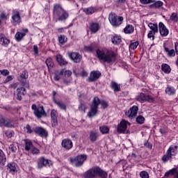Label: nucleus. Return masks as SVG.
Wrapping results in <instances>:
<instances>
[{
	"label": "nucleus",
	"mask_w": 178,
	"mask_h": 178,
	"mask_svg": "<svg viewBox=\"0 0 178 178\" xmlns=\"http://www.w3.org/2000/svg\"><path fill=\"white\" fill-rule=\"evenodd\" d=\"M89 30L91 34H95L99 30V24L97 22H90L89 24Z\"/></svg>",
	"instance_id": "obj_21"
},
{
	"label": "nucleus",
	"mask_w": 178,
	"mask_h": 178,
	"mask_svg": "<svg viewBox=\"0 0 178 178\" xmlns=\"http://www.w3.org/2000/svg\"><path fill=\"white\" fill-rule=\"evenodd\" d=\"M46 65H47L49 70H51V69L54 68V61L52 60L51 58H47Z\"/></svg>",
	"instance_id": "obj_40"
},
{
	"label": "nucleus",
	"mask_w": 178,
	"mask_h": 178,
	"mask_svg": "<svg viewBox=\"0 0 178 178\" xmlns=\"http://www.w3.org/2000/svg\"><path fill=\"white\" fill-rule=\"evenodd\" d=\"M86 104H83V102H81L79 106V110L80 112H83V113H86Z\"/></svg>",
	"instance_id": "obj_50"
},
{
	"label": "nucleus",
	"mask_w": 178,
	"mask_h": 178,
	"mask_svg": "<svg viewBox=\"0 0 178 178\" xmlns=\"http://www.w3.org/2000/svg\"><path fill=\"white\" fill-rule=\"evenodd\" d=\"M33 131L35 134L40 136V137H42L43 138H47V137H48V132L47 130L41 127H35Z\"/></svg>",
	"instance_id": "obj_16"
},
{
	"label": "nucleus",
	"mask_w": 178,
	"mask_h": 178,
	"mask_svg": "<svg viewBox=\"0 0 178 178\" xmlns=\"http://www.w3.org/2000/svg\"><path fill=\"white\" fill-rule=\"evenodd\" d=\"M165 94H167V95H175V94H176V90H175L173 86H168L165 88Z\"/></svg>",
	"instance_id": "obj_36"
},
{
	"label": "nucleus",
	"mask_w": 178,
	"mask_h": 178,
	"mask_svg": "<svg viewBox=\"0 0 178 178\" xmlns=\"http://www.w3.org/2000/svg\"><path fill=\"white\" fill-rule=\"evenodd\" d=\"M98 59L105 62L106 63H115L116 62L117 55L115 51L112 50H108L107 51H104L102 50L98 49L96 51Z\"/></svg>",
	"instance_id": "obj_1"
},
{
	"label": "nucleus",
	"mask_w": 178,
	"mask_h": 178,
	"mask_svg": "<svg viewBox=\"0 0 178 178\" xmlns=\"http://www.w3.org/2000/svg\"><path fill=\"white\" fill-rule=\"evenodd\" d=\"M58 42H60V44H65V42H66V41L65 40V35H60L58 37Z\"/></svg>",
	"instance_id": "obj_60"
},
{
	"label": "nucleus",
	"mask_w": 178,
	"mask_h": 178,
	"mask_svg": "<svg viewBox=\"0 0 178 178\" xmlns=\"http://www.w3.org/2000/svg\"><path fill=\"white\" fill-rule=\"evenodd\" d=\"M6 118L0 115V126H4L5 122H6Z\"/></svg>",
	"instance_id": "obj_57"
},
{
	"label": "nucleus",
	"mask_w": 178,
	"mask_h": 178,
	"mask_svg": "<svg viewBox=\"0 0 178 178\" xmlns=\"http://www.w3.org/2000/svg\"><path fill=\"white\" fill-rule=\"evenodd\" d=\"M159 30L161 37H168L169 35V30L166 29V26L163 22H159Z\"/></svg>",
	"instance_id": "obj_17"
},
{
	"label": "nucleus",
	"mask_w": 178,
	"mask_h": 178,
	"mask_svg": "<svg viewBox=\"0 0 178 178\" xmlns=\"http://www.w3.org/2000/svg\"><path fill=\"white\" fill-rule=\"evenodd\" d=\"M111 41L113 44H115V45H118V44H120L122 42V38L119 35H115L113 38H111Z\"/></svg>",
	"instance_id": "obj_39"
},
{
	"label": "nucleus",
	"mask_w": 178,
	"mask_h": 178,
	"mask_svg": "<svg viewBox=\"0 0 178 178\" xmlns=\"http://www.w3.org/2000/svg\"><path fill=\"white\" fill-rule=\"evenodd\" d=\"M156 0H140V3L142 5H148V3H153Z\"/></svg>",
	"instance_id": "obj_53"
},
{
	"label": "nucleus",
	"mask_w": 178,
	"mask_h": 178,
	"mask_svg": "<svg viewBox=\"0 0 178 178\" xmlns=\"http://www.w3.org/2000/svg\"><path fill=\"white\" fill-rule=\"evenodd\" d=\"M140 177L141 178H149V174L147 171H142L140 172Z\"/></svg>",
	"instance_id": "obj_49"
},
{
	"label": "nucleus",
	"mask_w": 178,
	"mask_h": 178,
	"mask_svg": "<svg viewBox=\"0 0 178 178\" xmlns=\"http://www.w3.org/2000/svg\"><path fill=\"white\" fill-rule=\"evenodd\" d=\"M64 76L65 79H72V72L70 70H65L64 71Z\"/></svg>",
	"instance_id": "obj_55"
},
{
	"label": "nucleus",
	"mask_w": 178,
	"mask_h": 178,
	"mask_svg": "<svg viewBox=\"0 0 178 178\" xmlns=\"http://www.w3.org/2000/svg\"><path fill=\"white\" fill-rule=\"evenodd\" d=\"M138 47V42H134L130 44L129 45V49H137V47Z\"/></svg>",
	"instance_id": "obj_51"
},
{
	"label": "nucleus",
	"mask_w": 178,
	"mask_h": 178,
	"mask_svg": "<svg viewBox=\"0 0 178 178\" xmlns=\"http://www.w3.org/2000/svg\"><path fill=\"white\" fill-rule=\"evenodd\" d=\"M64 73H65V70H63V69H62L60 70H58V71H56L55 72L54 79L56 81H59V80H60V77H62V76H63Z\"/></svg>",
	"instance_id": "obj_28"
},
{
	"label": "nucleus",
	"mask_w": 178,
	"mask_h": 178,
	"mask_svg": "<svg viewBox=\"0 0 178 178\" xmlns=\"http://www.w3.org/2000/svg\"><path fill=\"white\" fill-rule=\"evenodd\" d=\"M102 105L104 108H108V102L105 100H102L98 98V97H95L92 103L90 104V111L88 113V116L89 118H93L97 115L98 112V105Z\"/></svg>",
	"instance_id": "obj_4"
},
{
	"label": "nucleus",
	"mask_w": 178,
	"mask_h": 178,
	"mask_svg": "<svg viewBox=\"0 0 178 178\" xmlns=\"http://www.w3.org/2000/svg\"><path fill=\"white\" fill-rule=\"evenodd\" d=\"M27 79H29V72H27V71L24 70L23 71L19 77L18 78V80H19V81H21L22 85L23 86V87H25V88H29V85L27 82Z\"/></svg>",
	"instance_id": "obj_12"
},
{
	"label": "nucleus",
	"mask_w": 178,
	"mask_h": 178,
	"mask_svg": "<svg viewBox=\"0 0 178 178\" xmlns=\"http://www.w3.org/2000/svg\"><path fill=\"white\" fill-rule=\"evenodd\" d=\"M156 33H154L152 31H149L148 34H147V38H149V40L152 39V41H154V40H155V35Z\"/></svg>",
	"instance_id": "obj_47"
},
{
	"label": "nucleus",
	"mask_w": 178,
	"mask_h": 178,
	"mask_svg": "<svg viewBox=\"0 0 178 178\" xmlns=\"http://www.w3.org/2000/svg\"><path fill=\"white\" fill-rule=\"evenodd\" d=\"M52 127H56L58 126V118H51Z\"/></svg>",
	"instance_id": "obj_58"
},
{
	"label": "nucleus",
	"mask_w": 178,
	"mask_h": 178,
	"mask_svg": "<svg viewBox=\"0 0 178 178\" xmlns=\"http://www.w3.org/2000/svg\"><path fill=\"white\" fill-rule=\"evenodd\" d=\"M99 130L102 134H108L109 133V128L106 125L99 127Z\"/></svg>",
	"instance_id": "obj_41"
},
{
	"label": "nucleus",
	"mask_w": 178,
	"mask_h": 178,
	"mask_svg": "<svg viewBox=\"0 0 178 178\" xmlns=\"http://www.w3.org/2000/svg\"><path fill=\"white\" fill-rule=\"evenodd\" d=\"M13 80V75H10L8 76L6 79L4 80L3 83L4 84H6V83H9V81H12Z\"/></svg>",
	"instance_id": "obj_59"
},
{
	"label": "nucleus",
	"mask_w": 178,
	"mask_h": 178,
	"mask_svg": "<svg viewBox=\"0 0 178 178\" xmlns=\"http://www.w3.org/2000/svg\"><path fill=\"white\" fill-rule=\"evenodd\" d=\"M2 45H4V47H8L10 42L8 38H5V35L3 33H0V42H2Z\"/></svg>",
	"instance_id": "obj_34"
},
{
	"label": "nucleus",
	"mask_w": 178,
	"mask_h": 178,
	"mask_svg": "<svg viewBox=\"0 0 178 178\" xmlns=\"http://www.w3.org/2000/svg\"><path fill=\"white\" fill-rule=\"evenodd\" d=\"M94 48H95L94 44H90L89 46L84 47V49L86 52H92V51H94Z\"/></svg>",
	"instance_id": "obj_46"
},
{
	"label": "nucleus",
	"mask_w": 178,
	"mask_h": 178,
	"mask_svg": "<svg viewBox=\"0 0 178 178\" xmlns=\"http://www.w3.org/2000/svg\"><path fill=\"white\" fill-rule=\"evenodd\" d=\"M53 163L49 159H46L44 157L42 156L38 159L37 165L38 169H42V168H51Z\"/></svg>",
	"instance_id": "obj_9"
},
{
	"label": "nucleus",
	"mask_w": 178,
	"mask_h": 178,
	"mask_svg": "<svg viewBox=\"0 0 178 178\" xmlns=\"http://www.w3.org/2000/svg\"><path fill=\"white\" fill-rule=\"evenodd\" d=\"M25 129L27 130L26 133H28V134H31V133H33V130L31 129V126H30V124H26Z\"/></svg>",
	"instance_id": "obj_61"
},
{
	"label": "nucleus",
	"mask_w": 178,
	"mask_h": 178,
	"mask_svg": "<svg viewBox=\"0 0 178 178\" xmlns=\"http://www.w3.org/2000/svg\"><path fill=\"white\" fill-rule=\"evenodd\" d=\"M144 145L146 148H149V149L152 148V144L149 143L148 141H145L144 143Z\"/></svg>",
	"instance_id": "obj_64"
},
{
	"label": "nucleus",
	"mask_w": 178,
	"mask_h": 178,
	"mask_svg": "<svg viewBox=\"0 0 178 178\" xmlns=\"http://www.w3.org/2000/svg\"><path fill=\"white\" fill-rule=\"evenodd\" d=\"M56 60L60 66H65V65H67V61H66V60H65L60 54L56 56Z\"/></svg>",
	"instance_id": "obj_33"
},
{
	"label": "nucleus",
	"mask_w": 178,
	"mask_h": 178,
	"mask_svg": "<svg viewBox=\"0 0 178 178\" xmlns=\"http://www.w3.org/2000/svg\"><path fill=\"white\" fill-rule=\"evenodd\" d=\"M127 126H130V122L126 121V120H122L120 123L118 125L117 131L118 133L124 134L126 130H127Z\"/></svg>",
	"instance_id": "obj_13"
},
{
	"label": "nucleus",
	"mask_w": 178,
	"mask_h": 178,
	"mask_svg": "<svg viewBox=\"0 0 178 178\" xmlns=\"http://www.w3.org/2000/svg\"><path fill=\"white\" fill-rule=\"evenodd\" d=\"M161 70L163 73H165V74H169L170 72H172V68H170V65L166 63H163L161 65Z\"/></svg>",
	"instance_id": "obj_27"
},
{
	"label": "nucleus",
	"mask_w": 178,
	"mask_h": 178,
	"mask_svg": "<svg viewBox=\"0 0 178 178\" xmlns=\"http://www.w3.org/2000/svg\"><path fill=\"white\" fill-rule=\"evenodd\" d=\"M159 131L161 133V134H162L163 136L166 134V133H168V131L166 130V127H162L159 129Z\"/></svg>",
	"instance_id": "obj_63"
},
{
	"label": "nucleus",
	"mask_w": 178,
	"mask_h": 178,
	"mask_svg": "<svg viewBox=\"0 0 178 178\" xmlns=\"http://www.w3.org/2000/svg\"><path fill=\"white\" fill-rule=\"evenodd\" d=\"M24 33L17 32L15 35V38L17 42H20L23 40V37L26 36V33H29V29H24Z\"/></svg>",
	"instance_id": "obj_22"
},
{
	"label": "nucleus",
	"mask_w": 178,
	"mask_h": 178,
	"mask_svg": "<svg viewBox=\"0 0 178 178\" xmlns=\"http://www.w3.org/2000/svg\"><path fill=\"white\" fill-rule=\"evenodd\" d=\"M83 12L86 13V15H92V13H95V12H97V9L94 7H89L84 8Z\"/></svg>",
	"instance_id": "obj_38"
},
{
	"label": "nucleus",
	"mask_w": 178,
	"mask_h": 178,
	"mask_svg": "<svg viewBox=\"0 0 178 178\" xmlns=\"http://www.w3.org/2000/svg\"><path fill=\"white\" fill-rule=\"evenodd\" d=\"M148 27L150 29V31H152L153 33H157L159 31L158 29V24H154V23H149Z\"/></svg>",
	"instance_id": "obj_37"
},
{
	"label": "nucleus",
	"mask_w": 178,
	"mask_h": 178,
	"mask_svg": "<svg viewBox=\"0 0 178 178\" xmlns=\"http://www.w3.org/2000/svg\"><path fill=\"white\" fill-rule=\"evenodd\" d=\"M61 145L66 151H69L73 148V142L69 138H65L62 140Z\"/></svg>",
	"instance_id": "obj_18"
},
{
	"label": "nucleus",
	"mask_w": 178,
	"mask_h": 178,
	"mask_svg": "<svg viewBox=\"0 0 178 178\" xmlns=\"http://www.w3.org/2000/svg\"><path fill=\"white\" fill-rule=\"evenodd\" d=\"M5 163H6V155H5L3 151L0 149V165L5 166Z\"/></svg>",
	"instance_id": "obj_32"
},
{
	"label": "nucleus",
	"mask_w": 178,
	"mask_h": 178,
	"mask_svg": "<svg viewBox=\"0 0 178 178\" xmlns=\"http://www.w3.org/2000/svg\"><path fill=\"white\" fill-rule=\"evenodd\" d=\"M165 51L168 53V56L170 58L174 57L176 56V52H175V49L169 50V48L164 47Z\"/></svg>",
	"instance_id": "obj_42"
},
{
	"label": "nucleus",
	"mask_w": 178,
	"mask_h": 178,
	"mask_svg": "<svg viewBox=\"0 0 178 178\" xmlns=\"http://www.w3.org/2000/svg\"><path fill=\"white\" fill-rule=\"evenodd\" d=\"M24 149L25 151H31L33 148L34 145H33V142L29 139H24Z\"/></svg>",
	"instance_id": "obj_24"
},
{
	"label": "nucleus",
	"mask_w": 178,
	"mask_h": 178,
	"mask_svg": "<svg viewBox=\"0 0 178 178\" xmlns=\"http://www.w3.org/2000/svg\"><path fill=\"white\" fill-rule=\"evenodd\" d=\"M177 173H178L177 168H172L171 170L167 171L164 175V177H169L170 176H175Z\"/></svg>",
	"instance_id": "obj_31"
},
{
	"label": "nucleus",
	"mask_w": 178,
	"mask_h": 178,
	"mask_svg": "<svg viewBox=\"0 0 178 178\" xmlns=\"http://www.w3.org/2000/svg\"><path fill=\"white\" fill-rule=\"evenodd\" d=\"M8 149H10V151H11V152L15 154V152H16V151H17V147H16V146H15L14 145H10L8 147Z\"/></svg>",
	"instance_id": "obj_56"
},
{
	"label": "nucleus",
	"mask_w": 178,
	"mask_h": 178,
	"mask_svg": "<svg viewBox=\"0 0 178 178\" xmlns=\"http://www.w3.org/2000/svg\"><path fill=\"white\" fill-rule=\"evenodd\" d=\"M53 102H54V104H56V105H57V106H58V108H60L63 111H66V104L63 103V102H59L54 97Z\"/></svg>",
	"instance_id": "obj_29"
},
{
	"label": "nucleus",
	"mask_w": 178,
	"mask_h": 178,
	"mask_svg": "<svg viewBox=\"0 0 178 178\" xmlns=\"http://www.w3.org/2000/svg\"><path fill=\"white\" fill-rule=\"evenodd\" d=\"M172 22H175V23H177L178 22V15L177 13H172L170 17Z\"/></svg>",
	"instance_id": "obj_44"
},
{
	"label": "nucleus",
	"mask_w": 178,
	"mask_h": 178,
	"mask_svg": "<svg viewBox=\"0 0 178 178\" xmlns=\"http://www.w3.org/2000/svg\"><path fill=\"white\" fill-rule=\"evenodd\" d=\"M63 83L65 86H69L72 83V78H64L63 79Z\"/></svg>",
	"instance_id": "obj_54"
},
{
	"label": "nucleus",
	"mask_w": 178,
	"mask_h": 178,
	"mask_svg": "<svg viewBox=\"0 0 178 178\" xmlns=\"http://www.w3.org/2000/svg\"><path fill=\"white\" fill-rule=\"evenodd\" d=\"M99 77H101V72L99 71H92L87 79V81L92 83L94 81H97Z\"/></svg>",
	"instance_id": "obj_15"
},
{
	"label": "nucleus",
	"mask_w": 178,
	"mask_h": 178,
	"mask_svg": "<svg viewBox=\"0 0 178 178\" xmlns=\"http://www.w3.org/2000/svg\"><path fill=\"white\" fill-rule=\"evenodd\" d=\"M69 57L72 60H73L75 63H80L81 61V55L79 53L72 52L69 54Z\"/></svg>",
	"instance_id": "obj_20"
},
{
	"label": "nucleus",
	"mask_w": 178,
	"mask_h": 178,
	"mask_svg": "<svg viewBox=\"0 0 178 178\" xmlns=\"http://www.w3.org/2000/svg\"><path fill=\"white\" fill-rule=\"evenodd\" d=\"M86 161H87V154H81L75 157L70 158V162L72 166H75V168H80V166H83V164Z\"/></svg>",
	"instance_id": "obj_6"
},
{
	"label": "nucleus",
	"mask_w": 178,
	"mask_h": 178,
	"mask_svg": "<svg viewBox=\"0 0 178 178\" xmlns=\"http://www.w3.org/2000/svg\"><path fill=\"white\" fill-rule=\"evenodd\" d=\"M7 169H9L10 172H16V163H10L7 165Z\"/></svg>",
	"instance_id": "obj_43"
},
{
	"label": "nucleus",
	"mask_w": 178,
	"mask_h": 178,
	"mask_svg": "<svg viewBox=\"0 0 178 178\" xmlns=\"http://www.w3.org/2000/svg\"><path fill=\"white\" fill-rule=\"evenodd\" d=\"M27 94V91H26V88L21 87L17 88V99L18 101H22L23 99L22 96H24Z\"/></svg>",
	"instance_id": "obj_19"
},
{
	"label": "nucleus",
	"mask_w": 178,
	"mask_h": 178,
	"mask_svg": "<svg viewBox=\"0 0 178 178\" xmlns=\"http://www.w3.org/2000/svg\"><path fill=\"white\" fill-rule=\"evenodd\" d=\"M163 6V3L161 1H155L152 4L149 6L151 9H159Z\"/></svg>",
	"instance_id": "obj_25"
},
{
	"label": "nucleus",
	"mask_w": 178,
	"mask_h": 178,
	"mask_svg": "<svg viewBox=\"0 0 178 178\" xmlns=\"http://www.w3.org/2000/svg\"><path fill=\"white\" fill-rule=\"evenodd\" d=\"M31 152L33 154V155H38V154H40V149L35 146H33L31 149Z\"/></svg>",
	"instance_id": "obj_48"
},
{
	"label": "nucleus",
	"mask_w": 178,
	"mask_h": 178,
	"mask_svg": "<svg viewBox=\"0 0 178 178\" xmlns=\"http://www.w3.org/2000/svg\"><path fill=\"white\" fill-rule=\"evenodd\" d=\"M136 99L139 101V102H154V97L144 93H140L138 95Z\"/></svg>",
	"instance_id": "obj_11"
},
{
	"label": "nucleus",
	"mask_w": 178,
	"mask_h": 178,
	"mask_svg": "<svg viewBox=\"0 0 178 178\" xmlns=\"http://www.w3.org/2000/svg\"><path fill=\"white\" fill-rule=\"evenodd\" d=\"M15 121L12 119L6 118V122L4 123V127H8V129H12L15 127Z\"/></svg>",
	"instance_id": "obj_26"
},
{
	"label": "nucleus",
	"mask_w": 178,
	"mask_h": 178,
	"mask_svg": "<svg viewBox=\"0 0 178 178\" xmlns=\"http://www.w3.org/2000/svg\"><path fill=\"white\" fill-rule=\"evenodd\" d=\"M99 135L98 134L97 131H90L89 133V139L91 143H95V140H97Z\"/></svg>",
	"instance_id": "obj_23"
},
{
	"label": "nucleus",
	"mask_w": 178,
	"mask_h": 178,
	"mask_svg": "<svg viewBox=\"0 0 178 178\" xmlns=\"http://www.w3.org/2000/svg\"><path fill=\"white\" fill-rule=\"evenodd\" d=\"M53 16L57 18L58 22H65L69 17V13L63 9L62 5L56 3L53 7Z\"/></svg>",
	"instance_id": "obj_3"
},
{
	"label": "nucleus",
	"mask_w": 178,
	"mask_h": 178,
	"mask_svg": "<svg viewBox=\"0 0 178 178\" xmlns=\"http://www.w3.org/2000/svg\"><path fill=\"white\" fill-rule=\"evenodd\" d=\"M138 112V106H133L127 111H126V116H128L129 119H133L137 116Z\"/></svg>",
	"instance_id": "obj_14"
},
{
	"label": "nucleus",
	"mask_w": 178,
	"mask_h": 178,
	"mask_svg": "<svg viewBox=\"0 0 178 178\" xmlns=\"http://www.w3.org/2000/svg\"><path fill=\"white\" fill-rule=\"evenodd\" d=\"M31 109L33 111V114L38 119H41V118H47V113L44 110V106H39L37 107L35 104H32Z\"/></svg>",
	"instance_id": "obj_8"
},
{
	"label": "nucleus",
	"mask_w": 178,
	"mask_h": 178,
	"mask_svg": "<svg viewBox=\"0 0 178 178\" xmlns=\"http://www.w3.org/2000/svg\"><path fill=\"white\" fill-rule=\"evenodd\" d=\"M0 73L1 74H2V76H9V70H0Z\"/></svg>",
	"instance_id": "obj_62"
},
{
	"label": "nucleus",
	"mask_w": 178,
	"mask_h": 178,
	"mask_svg": "<svg viewBox=\"0 0 178 178\" xmlns=\"http://www.w3.org/2000/svg\"><path fill=\"white\" fill-rule=\"evenodd\" d=\"M177 145H172L168 149L165 154L162 157V161L164 163H166L168 161H172V159H173V156H175L177 154Z\"/></svg>",
	"instance_id": "obj_5"
},
{
	"label": "nucleus",
	"mask_w": 178,
	"mask_h": 178,
	"mask_svg": "<svg viewBox=\"0 0 178 178\" xmlns=\"http://www.w3.org/2000/svg\"><path fill=\"white\" fill-rule=\"evenodd\" d=\"M11 23L13 26H17L22 23V17H20V12L17 10H13L11 13Z\"/></svg>",
	"instance_id": "obj_10"
},
{
	"label": "nucleus",
	"mask_w": 178,
	"mask_h": 178,
	"mask_svg": "<svg viewBox=\"0 0 178 178\" xmlns=\"http://www.w3.org/2000/svg\"><path fill=\"white\" fill-rule=\"evenodd\" d=\"M108 20L113 27H119L124 19L122 16H117L115 13H111L109 14Z\"/></svg>",
	"instance_id": "obj_7"
},
{
	"label": "nucleus",
	"mask_w": 178,
	"mask_h": 178,
	"mask_svg": "<svg viewBox=\"0 0 178 178\" xmlns=\"http://www.w3.org/2000/svg\"><path fill=\"white\" fill-rule=\"evenodd\" d=\"M85 178H108V172L99 166L90 168L83 174Z\"/></svg>",
	"instance_id": "obj_2"
},
{
	"label": "nucleus",
	"mask_w": 178,
	"mask_h": 178,
	"mask_svg": "<svg viewBox=\"0 0 178 178\" xmlns=\"http://www.w3.org/2000/svg\"><path fill=\"white\" fill-rule=\"evenodd\" d=\"M51 119H58V111H56V110H51Z\"/></svg>",
	"instance_id": "obj_52"
},
{
	"label": "nucleus",
	"mask_w": 178,
	"mask_h": 178,
	"mask_svg": "<svg viewBox=\"0 0 178 178\" xmlns=\"http://www.w3.org/2000/svg\"><path fill=\"white\" fill-rule=\"evenodd\" d=\"M136 122L139 124H143L144 122H145V118L143 115H138L136 118Z\"/></svg>",
	"instance_id": "obj_45"
},
{
	"label": "nucleus",
	"mask_w": 178,
	"mask_h": 178,
	"mask_svg": "<svg viewBox=\"0 0 178 178\" xmlns=\"http://www.w3.org/2000/svg\"><path fill=\"white\" fill-rule=\"evenodd\" d=\"M110 87L112 88V90H113L115 92L120 91V86H119V84L115 81H111Z\"/></svg>",
	"instance_id": "obj_35"
},
{
	"label": "nucleus",
	"mask_w": 178,
	"mask_h": 178,
	"mask_svg": "<svg viewBox=\"0 0 178 178\" xmlns=\"http://www.w3.org/2000/svg\"><path fill=\"white\" fill-rule=\"evenodd\" d=\"M124 33L125 34H133V33H134V26L131 24L127 25L124 29Z\"/></svg>",
	"instance_id": "obj_30"
}]
</instances>
